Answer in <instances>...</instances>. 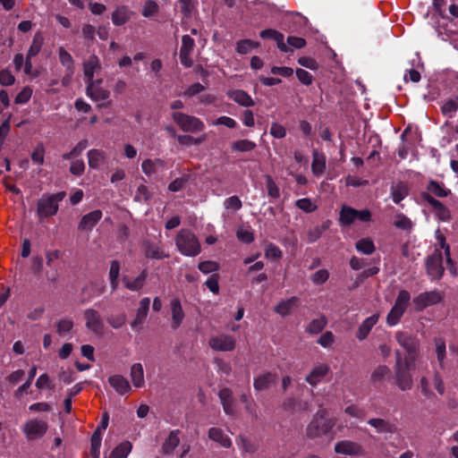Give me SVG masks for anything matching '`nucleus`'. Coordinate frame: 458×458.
<instances>
[{
  "mask_svg": "<svg viewBox=\"0 0 458 458\" xmlns=\"http://www.w3.org/2000/svg\"><path fill=\"white\" fill-rule=\"evenodd\" d=\"M208 437L210 440L218 443L225 448H229L232 445V441L229 436L220 428H211L208 429Z\"/></svg>",
  "mask_w": 458,
  "mask_h": 458,
  "instance_id": "obj_29",
  "label": "nucleus"
},
{
  "mask_svg": "<svg viewBox=\"0 0 458 458\" xmlns=\"http://www.w3.org/2000/svg\"><path fill=\"white\" fill-rule=\"evenodd\" d=\"M131 444L128 441L121 443L110 454L109 458H126L131 451Z\"/></svg>",
  "mask_w": 458,
  "mask_h": 458,
  "instance_id": "obj_46",
  "label": "nucleus"
},
{
  "mask_svg": "<svg viewBox=\"0 0 458 458\" xmlns=\"http://www.w3.org/2000/svg\"><path fill=\"white\" fill-rule=\"evenodd\" d=\"M151 198V192L148 186L144 184L139 185L135 192L134 200L137 202H147Z\"/></svg>",
  "mask_w": 458,
  "mask_h": 458,
  "instance_id": "obj_54",
  "label": "nucleus"
},
{
  "mask_svg": "<svg viewBox=\"0 0 458 458\" xmlns=\"http://www.w3.org/2000/svg\"><path fill=\"white\" fill-rule=\"evenodd\" d=\"M391 373L390 369L386 365H379L372 371L370 380L372 383L377 384L382 382Z\"/></svg>",
  "mask_w": 458,
  "mask_h": 458,
  "instance_id": "obj_44",
  "label": "nucleus"
},
{
  "mask_svg": "<svg viewBox=\"0 0 458 458\" xmlns=\"http://www.w3.org/2000/svg\"><path fill=\"white\" fill-rule=\"evenodd\" d=\"M100 70L101 63L99 58L95 55H90L83 64L85 81L89 82L94 81L95 73L100 72Z\"/></svg>",
  "mask_w": 458,
  "mask_h": 458,
  "instance_id": "obj_21",
  "label": "nucleus"
},
{
  "mask_svg": "<svg viewBox=\"0 0 458 458\" xmlns=\"http://www.w3.org/2000/svg\"><path fill=\"white\" fill-rule=\"evenodd\" d=\"M295 205L298 208L307 213L312 212L317 208V206L308 198L296 200Z\"/></svg>",
  "mask_w": 458,
  "mask_h": 458,
  "instance_id": "obj_64",
  "label": "nucleus"
},
{
  "mask_svg": "<svg viewBox=\"0 0 458 458\" xmlns=\"http://www.w3.org/2000/svg\"><path fill=\"white\" fill-rule=\"evenodd\" d=\"M108 382L110 386L120 394H124L131 390L128 380L121 375L109 377Z\"/></svg>",
  "mask_w": 458,
  "mask_h": 458,
  "instance_id": "obj_34",
  "label": "nucleus"
},
{
  "mask_svg": "<svg viewBox=\"0 0 458 458\" xmlns=\"http://www.w3.org/2000/svg\"><path fill=\"white\" fill-rule=\"evenodd\" d=\"M394 226L403 230H410L412 227V223L410 218H408L403 214H397L394 222Z\"/></svg>",
  "mask_w": 458,
  "mask_h": 458,
  "instance_id": "obj_58",
  "label": "nucleus"
},
{
  "mask_svg": "<svg viewBox=\"0 0 458 458\" xmlns=\"http://www.w3.org/2000/svg\"><path fill=\"white\" fill-rule=\"evenodd\" d=\"M147 276L148 272L146 269H144L136 278L130 279L128 277H124L123 281L127 289L131 291H139L144 286Z\"/></svg>",
  "mask_w": 458,
  "mask_h": 458,
  "instance_id": "obj_37",
  "label": "nucleus"
},
{
  "mask_svg": "<svg viewBox=\"0 0 458 458\" xmlns=\"http://www.w3.org/2000/svg\"><path fill=\"white\" fill-rule=\"evenodd\" d=\"M379 316L374 314L367 318L359 327L356 336L359 340H364L371 331L372 327L377 323Z\"/></svg>",
  "mask_w": 458,
  "mask_h": 458,
  "instance_id": "obj_33",
  "label": "nucleus"
},
{
  "mask_svg": "<svg viewBox=\"0 0 458 458\" xmlns=\"http://www.w3.org/2000/svg\"><path fill=\"white\" fill-rule=\"evenodd\" d=\"M335 452L338 454L362 457L366 454L363 445L352 440L338 441L335 445Z\"/></svg>",
  "mask_w": 458,
  "mask_h": 458,
  "instance_id": "obj_10",
  "label": "nucleus"
},
{
  "mask_svg": "<svg viewBox=\"0 0 458 458\" xmlns=\"http://www.w3.org/2000/svg\"><path fill=\"white\" fill-rule=\"evenodd\" d=\"M258 47V43L250 39H243L237 42L236 50L239 54H247Z\"/></svg>",
  "mask_w": 458,
  "mask_h": 458,
  "instance_id": "obj_55",
  "label": "nucleus"
},
{
  "mask_svg": "<svg viewBox=\"0 0 458 458\" xmlns=\"http://www.w3.org/2000/svg\"><path fill=\"white\" fill-rule=\"evenodd\" d=\"M171 327L177 329L184 319V312L179 299L174 298L170 301Z\"/></svg>",
  "mask_w": 458,
  "mask_h": 458,
  "instance_id": "obj_24",
  "label": "nucleus"
},
{
  "mask_svg": "<svg viewBox=\"0 0 458 458\" xmlns=\"http://www.w3.org/2000/svg\"><path fill=\"white\" fill-rule=\"evenodd\" d=\"M329 273L327 269H319L311 276V281L316 285L323 284L327 281Z\"/></svg>",
  "mask_w": 458,
  "mask_h": 458,
  "instance_id": "obj_62",
  "label": "nucleus"
},
{
  "mask_svg": "<svg viewBox=\"0 0 458 458\" xmlns=\"http://www.w3.org/2000/svg\"><path fill=\"white\" fill-rule=\"evenodd\" d=\"M327 323V318L324 316H321L318 318L312 319L308 325L306 331L311 335L318 334L325 328Z\"/></svg>",
  "mask_w": 458,
  "mask_h": 458,
  "instance_id": "obj_48",
  "label": "nucleus"
},
{
  "mask_svg": "<svg viewBox=\"0 0 458 458\" xmlns=\"http://www.w3.org/2000/svg\"><path fill=\"white\" fill-rule=\"evenodd\" d=\"M65 196L64 192L44 195L38 201L37 213L39 219L52 216L58 211V202Z\"/></svg>",
  "mask_w": 458,
  "mask_h": 458,
  "instance_id": "obj_4",
  "label": "nucleus"
},
{
  "mask_svg": "<svg viewBox=\"0 0 458 458\" xmlns=\"http://www.w3.org/2000/svg\"><path fill=\"white\" fill-rule=\"evenodd\" d=\"M356 250L365 255L372 254L376 248L374 242L369 238H363L359 240L355 244Z\"/></svg>",
  "mask_w": 458,
  "mask_h": 458,
  "instance_id": "obj_47",
  "label": "nucleus"
},
{
  "mask_svg": "<svg viewBox=\"0 0 458 458\" xmlns=\"http://www.w3.org/2000/svg\"><path fill=\"white\" fill-rule=\"evenodd\" d=\"M88 145L89 143L87 140H81L70 152L64 154L63 158L68 160L79 157L82 151L87 148Z\"/></svg>",
  "mask_w": 458,
  "mask_h": 458,
  "instance_id": "obj_52",
  "label": "nucleus"
},
{
  "mask_svg": "<svg viewBox=\"0 0 458 458\" xmlns=\"http://www.w3.org/2000/svg\"><path fill=\"white\" fill-rule=\"evenodd\" d=\"M131 16V13L128 7L122 5L117 7L112 13V21L115 26L125 24Z\"/></svg>",
  "mask_w": 458,
  "mask_h": 458,
  "instance_id": "obj_36",
  "label": "nucleus"
},
{
  "mask_svg": "<svg viewBox=\"0 0 458 458\" xmlns=\"http://www.w3.org/2000/svg\"><path fill=\"white\" fill-rule=\"evenodd\" d=\"M436 238H437V241L440 248L443 249L445 251V255L446 258V263L448 265L447 269L450 271V273L453 276H455L456 270L454 268V266L453 261L450 257V249H449V246L445 243V237L440 232V230L436 231Z\"/></svg>",
  "mask_w": 458,
  "mask_h": 458,
  "instance_id": "obj_35",
  "label": "nucleus"
},
{
  "mask_svg": "<svg viewBox=\"0 0 458 458\" xmlns=\"http://www.w3.org/2000/svg\"><path fill=\"white\" fill-rule=\"evenodd\" d=\"M174 122L185 132L197 133L205 129L204 123L198 117L182 112H174L172 114Z\"/></svg>",
  "mask_w": 458,
  "mask_h": 458,
  "instance_id": "obj_6",
  "label": "nucleus"
},
{
  "mask_svg": "<svg viewBox=\"0 0 458 458\" xmlns=\"http://www.w3.org/2000/svg\"><path fill=\"white\" fill-rule=\"evenodd\" d=\"M432 386L435 387L437 392L439 394H444L445 393V386L442 380L441 376L436 372L430 380L427 376H422L420 380V387L422 394L428 398L431 399L435 396L433 391H432Z\"/></svg>",
  "mask_w": 458,
  "mask_h": 458,
  "instance_id": "obj_8",
  "label": "nucleus"
},
{
  "mask_svg": "<svg viewBox=\"0 0 458 458\" xmlns=\"http://www.w3.org/2000/svg\"><path fill=\"white\" fill-rule=\"evenodd\" d=\"M102 217L101 210H94L82 216L79 228L81 230H91Z\"/></svg>",
  "mask_w": 458,
  "mask_h": 458,
  "instance_id": "obj_32",
  "label": "nucleus"
},
{
  "mask_svg": "<svg viewBox=\"0 0 458 458\" xmlns=\"http://www.w3.org/2000/svg\"><path fill=\"white\" fill-rule=\"evenodd\" d=\"M300 305V299L298 297H291L286 300H282L274 308L276 313L282 317H286L292 314Z\"/></svg>",
  "mask_w": 458,
  "mask_h": 458,
  "instance_id": "obj_23",
  "label": "nucleus"
},
{
  "mask_svg": "<svg viewBox=\"0 0 458 458\" xmlns=\"http://www.w3.org/2000/svg\"><path fill=\"white\" fill-rule=\"evenodd\" d=\"M429 195L433 194L438 198H444L451 193V191L445 188V184L436 181H430L427 186Z\"/></svg>",
  "mask_w": 458,
  "mask_h": 458,
  "instance_id": "obj_40",
  "label": "nucleus"
},
{
  "mask_svg": "<svg viewBox=\"0 0 458 458\" xmlns=\"http://www.w3.org/2000/svg\"><path fill=\"white\" fill-rule=\"evenodd\" d=\"M86 327L98 335L104 334L105 325L99 312L94 309H87L83 312Z\"/></svg>",
  "mask_w": 458,
  "mask_h": 458,
  "instance_id": "obj_11",
  "label": "nucleus"
},
{
  "mask_svg": "<svg viewBox=\"0 0 458 458\" xmlns=\"http://www.w3.org/2000/svg\"><path fill=\"white\" fill-rule=\"evenodd\" d=\"M165 165V163L161 158L155 159H145L141 164L142 172L147 175L150 176L158 171L162 170Z\"/></svg>",
  "mask_w": 458,
  "mask_h": 458,
  "instance_id": "obj_31",
  "label": "nucleus"
},
{
  "mask_svg": "<svg viewBox=\"0 0 458 458\" xmlns=\"http://www.w3.org/2000/svg\"><path fill=\"white\" fill-rule=\"evenodd\" d=\"M256 148V143L250 140H240L234 141L231 148L233 152H250Z\"/></svg>",
  "mask_w": 458,
  "mask_h": 458,
  "instance_id": "obj_49",
  "label": "nucleus"
},
{
  "mask_svg": "<svg viewBox=\"0 0 458 458\" xmlns=\"http://www.w3.org/2000/svg\"><path fill=\"white\" fill-rule=\"evenodd\" d=\"M443 256L442 252L438 250L428 258L426 262L427 273L433 279H438L444 273L442 266Z\"/></svg>",
  "mask_w": 458,
  "mask_h": 458,
  "instance_id": "obj_15",
  "label": "nucleus"
},
{
  "mask_svg": "<svg viewBox=\"0 0 458 458\" xmlns=\"http://www.w3.org/2000/svg\"><path fill=\"white\" fill-rule=\"evenodd\" d=\"M335 425V420L326 415L325 410L316 412L306 428L309 438L314 439L328 435Z\"/></svg>",
  "mask_w": 458,
  "mask_h": 458,
  "instance_id": "obj_1",
  "label": "nucleus"
},
{
  "mask_svg": "<svg viewBox=\"0 0 458 458\" xmlns=\"http://www.w3.org/2000/svg\"><path fill=\"white\" fill-rule=\"evenodd\" d=\"M397 343L410 354L416 353L419 347V340L411 335L398 331L395 334Z\"/></svg>",
  "mask_w": 458,
  "mask_h": 458,
  "instance_id": "obj_20",
  "label": "nucleus"
},
{
  "mask_svg": "<svg viewBox=\"0 0 458 458\" xmlns=\"http://www.w3.org/2000/svg\"><path fill=\"white\" fill-rule=\"evenodd\" d=\"M120 273V264L117 260H113L110 263L109 279L113 290H115L118 285V276Z\"/></svg>",
  "mask_w": 458,
  "mask_h": 458,
  "instance_id": "obj_51",
  "label": "nucleus"
},
{
  "mask_svg": "<svg viewBox=\"0 0 458 458\" xmlns=\"http://www.w3.org/2000/svg\"><path fill=\"white\" fill-rule=\"evenodd\" d=\"M276 380V373L263 371L254 377L253 387L258 392L265 391L274 386Z\"/></svg>",
  "mask_w": 458,
  "mask_h": 458,
  "instance_id": "obj_17",
  "label": "nucleus"
},
{
  "mask_svg": "<svg viewBox=\"0 0 458 458\" xmlns=\"http://www.w3.org/2000/svg\"><path fill=\"white\" fill-rule=\"evenodd\" d=\"M157 11L158 5L157 2L154 0H148L145 2L141 13L144 17L148 18L156 14Z\"/></svg>",
  "mask_w": 458,
  "mask_h": 458,
  "instance_id": "obj_61",
  "label": "nucleus"
},
{
  "mask_svg": "<svg viewBox=\"0 0 458 458\" xmlns=\"http://www.w3.org/2000/svg\"><path fill=\"white\" fill-rule=\"evenodd\" d=\"M32 96V89L29 86L24 87L15 97L16 104H26Z\"/></svg>",
  "mask_w": 458,
  "mask_h": 458,
  "instance_id": "obj_63",
  "label": "nucleus"
},
{
  "mask_svg": "<svg viewBox=\"0 0 458 458\" xmlns=\"http://www.w3.org/2000/svg\"><path fill=\"white\" fill-rule=\"evenodd\" d=\"M435 345L437 360L440 366H442L445 359V343L443 339L437 338L435 339Z\"/></svg>",
  "mask_w": 458,
  "mask_h": 458,
  "instance_id": "obj_60",
  "label": "nucleus"
},
{
  "mask_svg": "<svg viewBox=\"0 0 458 458\" xmlns=\"http://www.w3.org/2000/svg\"><path fill=\"white\" fill-rule=\"evenodd\" d=\"M409 193L408 187L403 183H398L391 189L392 199L394 203H400Z\"/></svg>",
  "mask_w": 458,
  "mask_h": 458,
  "instance_id": "obj_45",
  "label": "nucleus"
},
{
  "mask_svg": "<svg viewBox=\"0 0 458 458\" xmlns=\"http://www.w3.org/2000/svg\"><path fill=\"white\" fill-rule=\"evenodd\" d=\"M88 163L91 169H98L106 163V155L105 151L98 148H93L88 151Z\"/></svg>",
  "mask_w": 458,
  "mask_h": 458,
  "instance_id": "obj_30",
  "label": "nucleus"
},
{
  "mask_svg": "<svg viewBox=\"0 0 458 458\" xmlns=\"http://www.w3.org/2000/svg\"><path fill=\"white\" fill-rule=\"evenodd\" d=\"M368 424L373 427L378 434H393L397 430L394 423L380 418L370 419L368 420Z\"/></svg>",
  "mask_w": 458,
  "mask_h": 458,
  "instance_id": "obj_25",
  "label": "nucleus"
},
{
  "mask_svg": "<svg viewBox=\"0 0 458 458\" xmlns=\"http://www.w3.org/2000/svg\"><path fill=\"white\" fill-rule=\"evenodd\" d=\"M411 300L408 291L401 290L395 299L394 304L386 317V324L389 327L397 325L405 312Z\"/></svg>",
  "mask_w": 458,
  "mask_h": 458,
  "instance_id": "obj_5",
  "label": "nucleus"
},
{
  "mask_svg": "<svg viewBox=\"0 0 458 458\" xmlns=\"http://www.w3.org/2000/svg\"><path fill=\"white\" fill-rule=\"evenodd\" d=\"M131 378L135 387L144 385V371L140 363H134L131 368Z\"/></svg>",
  "mask_w": 458,
  "mask_h": 458,
  "instance_id": "obj_41",
  "label": "nucleus"
},
{
  "mask_svg": "<svg viewBox=\"0 0 458 458\" xmlns=\"http://www.w3.org/2000/svg\"><path fill=\"white\" fill-rule=\"evenodd\" d=\"M180 443L179 431H171L162 445V452L165 454H172Z\"/></svg>",
  "mask_w": 458,
  "mask_h": 458,
  "instance_id": "obj_39",
  "label": "nucleus"
},
{
  "mask_svg": "<svg viewBox=\"0 0 458 458\" xmlns=\"http://www.w3.org/2000/svg\"><path fill=\"white\" fill-rule=\"evenodd\" d=\"M91 449L90 454L93 458H99L100 457V445H101V433L100 429L98 428L94 434L91 437Z\"/></svg>",
  "mask_w": 458,
  "mask_h": 458,
  "instance_id": "obj_50",
  "label": "nucleus"
},
{
  "mask_svg": "<svg viewBox=\"0 0 458 458\" xmlns=\"http://www.w3.org/2000/svg\"><path fill=\"white\" fill-rule=\"evenodd\" d=\"M329 369V366L326 363L318 364L306 377V381L311 386H316L328 374Z\"/></svg>",
  "mask_w": 458,
  "mask_h": 458,
  "instance_id": "obj_26",
  "label": "nucleus"
},
{
  "mask_svg": "<svg viewBox=\"0 0 458 458\" xmlns=\"http://www.w3.org/2000/svg\"><path fill=\"white\" fill-rule=\"evenodd\" d=\"M264 252L267 259H278L282 257L281 250L273 243L267 244Z\"/></svg>",
  "mask_w": 458,
  "mask_h": 458,
  "instance_id": "obj_59",
  "label": "nucleus"
},
{
  "mask_svg": "<svg viewBox=\"0 0 458 458\" xmlns=\"http://www.w3.org/2000/svg\"><path fill=\"white\" fill-rule=\"evenodd\" d=\"M194 47H195V42H194V39L191 36H189V35L182 36L179 57H180L181 64L186 68H190L193 64L192 53L194 50Z\"/></svg>",
  "mask_w": 458,
  "mask_h": 458,
  "instance_id": "obj_14",
  "label": "nucleus"
},
{
  "mask_svg": "<svg viewBox=\"0 0 458 458\" xmlns=\"http://www.w3.org/2000/svg\"><path fill=\"white\" fill-rule=\"evenodd\" d=\"M265 178L268 196L273 199H278L280 197V191L276 183L270 175H266Z\"/></svg>",
  "mask_w": 458,
  "mask_h": 458,
  "instance_id": "obj_56",
  "label": "nucleus"
},
{
  "mask_svg": "<svg viewBox=\"0 0 458 458\" xmlns=\"http://www.w3.org/2000/svg\"><path fill=\"white\" fill-rule=\"evenodd\" d=\"M394 381L401 391L411 390L413 386L412 376L410 372V367L407 360H403L399 352H397L394 365Z\"/></svg>",
  "mask_w": 458,
  "mask_h": 458,
  "instance_id": "obj_3",
  "label": "nucleus"
},
{
  "mask_svg": "<svg viewBox=\"0 0 458 458\" xmlns=\"http://www.w3.org/2000/svg\"><path fill=\"white\" fill-rule=\"evenodd\" d=\"M150 305V299L148 297L142 298L140 301L139 308L136 310L135 318L131 322V327L132 329H137L140 326H141L148 313Z\"/></svg>",
  "mask_w": 458,
  "mask_h": 458,
  "instance_id": "obj_22",
  "label": "nucleus"
},
{
  "mask_svg": "<svg viewBox=\"0 0 458 458\" xmlns=\"http://www.w3.org/2000/svg\"><path fill=\"white\" fill-rule=\"evenodd\" d=\"M356 220V209L348 206H343L339 216L340 224L344 225H350Z\"/></svg>",
  "mask_w": 458,
  "mask_h": 458,
  "instance_id": "obj_42",
  "label": "nucleus"
},
{
  "mask_svg": "<svg viewBox=\"0 0 458 458\" xmlns=\"http://www.w3.org/2000/svg\"><path fill=\"white\" fill-rule=\"evenodd\" d=\"M227 97L238 105L244 107H250L255 104L252 98L246 91L242 89L228 90Z\"/></svg>",
  "mask_w": 458,
  "mask_h": 458,
  "instance_id": "obj_27",
  "label": "nucleus"
},
{
  "mask_svg": "<svg viewBox=\"0 0 458 458\" xmlns=\"http://www.w3.org/2000/svg\"><path fill=\"white\" fill-rule=\"evenodd\" d=\"M43 42H44V38H43L41 33L37 32L33 37L32 43L29 48V51H28V54L26 56V61H25V65H24V72L28 75L32 73V64H31L30 59L32 57L36 56L40 52Z\"/></svg>",
  "mask_w": 458,
  "mask_h": 458,
  "instance_id": "obj_16",
  "label": "nucleus"
},
{
  "mask_svg": "<svg viewBox=\"0 0 458 458\" xmlns=\"http://www.w3.org/2000/svg\"><path fill=\"white\" fill-rule=\"evenodd\" d=\"M48 428L47 422L38 419H31L22 426V432L29 441L39 439L45 436Z\"/></svg>",
  "mask_w": 458,
  "mask_h": 458,
  "instance_id": "obj_7",
  "label": "nucleus"
},
{
  "mask_svg": "<svg viewBox=\"0 0 458 458\" xmlns=\"http://www.w3.org/2000/svg\"><path fill=\"white\" fill-rule=\"evenodd\" d=\"M443 300L442 293L438 291H429L420 293L413 298V304L418 310H423L427 307L437 304Z\"/></svg>",
  "mask_w": 458,
  "mask_h": 458,
  "instance_id": "obj_13",
  "label": "nucleus"
},
{
  "mask_svg": "<svg viewBox=\"0 0 458 458\" xmlns=\"http://www.w3.org/2000/svg\"><path fill=\"white\" fill-rule=\"evenodd\" d=\"M422 198L425 201H427L434 209L436 216L441 221L446 222L451 218L450 210L444 206L440 201L434 199L428 193H422Z\"/></svg>",
  "mask_w": 458,
  "mask_h": 458,
  "instance_id": "obj_19",
  "label": "nucleus"
},
{
  "mask_svg": "<svg viewBox=\"0 0 458 458\" xmlns=\"http://www.w3.org/2000/svg\"><path fill=\"white\" fill-rule=\"evenodd\" d=\"M175 244L179 251L184 256L195 257L200 252L199 240L190 230H181L175 237Z\"/></svg>",
  "mask_w": 458,
  "mask_h": 458,
  "instance_id": "obj_2",
  "label": "nucleus"
},
{
  "mask_svg": "<svg viewBox=\"0 0 458 458\" xmlns=\"http://www.w3.org/2000/svg\"><path fill=\"white\" fill-rule=\"evenodd\" d=\"M145 256L155 259H162L167 257L159 246L150 242L145 244Z\"/></svg>",
  "mask_w": 458,
  "mask_h": 458,
  "instance_id": "obj_43",
  "label": "nucleus"
},
{
  "mask_svg": "<svg viewBox=\"0 0 458 458\" xmlns=\"http://www.w3.org/2000/svg\"><path fill=\"white\" fill-rule=\"evenodd\" d=\"M326 169V157L323 153L315 150L311 164V171L315 176H320Z\"/></svg>",
  "mask_w": 458,
  "mask_h": 458,
  "instance_id": "obj_38",
  "label": "nucleus"
},
{
  "mask_svg": "<svg viewBox=\"0 0 458 458\" xmlns=\"http://www.w3.org/2000/svg\"><path fill=\"white\" fill-rule=\"evenodd\" d=\"M58 57L60 63L65 67L66 73L62 80L63 85L66 86L70 82V80L74 72V62L70 53H68L64 47H59Z\"/></svg>",
  "mask_w": 458,
  "mask_h": 458,
  "instance_id": "obj_18",
  "label": "nucleus"
},
{
  "mask_svg": "<svg viewBox=\"0 0 458 458\" xmlns=\"http://www.w3.org/2000/svg\"><path fill=\"white\" fill-rule=\"evenodd\" d=\"M329 222L324 223L321 226H316L309 230L307 233V240L309 242H314L319 239L322 233L328 228Z\"/></svg>",
  "mask_w": 458,
  "mask_h": 458,
  "instance_id": "obj_53",
  "label": "nucleus"
},
{
  "mask_svg": "<svg viewBox=\"0 0 458 458\" xmlns=\"http://www.w3.org/2000/svg\"><path fill=\"white\" fill-rule=\"evenodd\" d=\"M208 345L216 352H233L236 347V340L233 335L219 334L209 338Z\"/></svg>",
  "mask_w": 458,
  "mask_h": 458,
  "instance_id": "obj_9",
  "label": "nucleus"
},
{
  "mask_svg": "<svg viewBox=\"0 0 458 458\" xmlns=\"http://www.w3.org/2000/svg\"><path fill=\"white\" fill-rule=\"evenodd\" d=\"M218 396L223 405L224 411L228 415H233L235 409L233 392L229 388L225 387L219 391Z\"/></svg>",
  "mask_w": 458,
  "mask_h": 458,
  "instance_id": "obj_28",
  "label": "nucleus"
},
{
  "mask_svg": "<svg viewBox=\"0 0 458 458\" xmlns=\"http://www.w3.org/2000/svg\"><path fill=\"white\" fill-rule=\"evenodd\" d=\"M56 332L59 335L69 333L73 327V322L71 319L64 318L56 322Z\"/></svg>",
  "mask_w": 458,
  "mask_h": 458,
  "instance_id": "obj_57",
  "label": "nucleus"
},
{
  "mask_svg": "<svg viewBox=\"0 0 458 458\" xmlns=\"http://www.w3.org/2000/svg\"><path fill=\"white\" fill-rule=\"evenodd\" d=\"M86 93L87 96L95 102L106 101L110 97V91L102 86L103 80L97 79L89 82H86Z\"/></svg>",
  "mask_w": 458,
  "mask_h": 458,
  "instance_id": "obj_12",
  "label": "nucleus"
}]
</instances>
